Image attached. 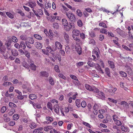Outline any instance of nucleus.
<instances>
[{
  "label": "nucleus",
  "mask_w": 133,
  "mask_h": 133,
  "mask_svg": "<svg viewBox=\"0 0 133 133\" xmlns=\"http://www.w3.org/2000/svg\"><path fill=\"white\" fill-rule=\"evenodd\" d=\"M66 15L69 20L71 22H74L76 20L75 15L72 13L66 12Z\"/></svg>",
  "instance_id": "f257e3e1"
},
{
  "label": "nucleus",
  "mask_w": 133,
  "mask_h": 133,
  "mask_svg": "<svg viewBox=\"0 0 133 133\" xmlns=\"http://www.w3.org/2000/svg\"><path fill=\"white\" fill-rule=\"evenodd\" d=\"M64 28L65 30L66 31H69L72 28H74L75 26L74 24L71 23H69V24H68L67 25L64 26Z\"/></svg>",
  "instance_id": "f03ea898"
},
{
  "label": "nucleus",
  "mask_w": 133,
  "mask_h": 133,
  "mask_svg": "<svg viewBox=\"0 0 133 133\" xmlns=\"http://www.w3.org/2000/svg\"><path fill=\"white\" fill-rule=\"evenodd\" d=\"M55 48H53L54 50H56L57 49H62V48L63 45L59 42L58 41L56 42L55 43Z\"/></svg>",
  "instance_id": "7ed1b4c3"
},
{
  "label": "nucleus",
  "mask_w": 133,
  "mask_h": 133,
  "mask_svg": "<svg viewBox=\"0 0 133 133\" xmlns=\"http://www.w3.org/2000/svg\"><path fill=\"white\" fill-rule=\"evenodd\" d=\"M36 5V3L34 1H30L28 3L26 4V5H27L33 9L35 8Z\"/></svg>",
  "instance_id": "20e7f679"
},
{
  "label": "nucleus",
  "mask_w": 133,
  "mask_h": 133,
  "mask_svg": "<svg viewBox=\"0 0 133 133\" xmlns=\"http://www.w3.org/2000/svg\"><path fill=\"white\" fill-rule=\"evenodd\" d=\"M72 47L75 48V49L76 51L77 52L79 55H80L81 54L82 50L80 46L78 45L75 46V45H72Z\"/></svg>",
  "instance_id": "39448f33"
},
{
  "label": "nucleus",
  "mask_w": 133,
  "mask_h": 133,
  "mask_svg": "<svg viewBox=\"0 0 133 133\" xmlns=\"http://www.w3.org/2000/svg\"><path fill=\"white\" fill-rule=\"evenodd\" d=\"M64 38L66 40V43L68 44L69 41V37L68 34L65 32L63 34Z\"/></svg>",
  "instance_id": "423d86ee"
},
{
  "label": "nucleus",
  "mask_w": 133,
  "mask_h": 133,
  "mask_svg": "<svg viewBox=\"0 0 133 133\" xmlns=\"http://www.w3.org/2000/svg\"><path fill=\"white\" fill-rule=\"evenodd\" d=\"M120 104L121 105H123V107L125 108H128L129 107L128 103L124 101L121 102Z\"/></svg>",
  "instance_id": "0eeeda50"
},
{
  "label": "nucleus",
  "mask_w": 133,
  "mask_h": 133,
  "mask_svg": "<svg viewBox=\"0 0 133 133\" xmlns=\"http://www.w3.org/2000/svg\"><path fill=\"white\" fill-rule=\"evenodd\" d=\"M54 109L55 111L58 114L59 111V107L58 104L55 105L54 107Z\"/></svg>",
  "instance_id": "6e6552de"
},
{
  "label": "nucleus",
  "mask_w": 133,
  "mask_h": 133,
  "mask_svg": "<svg viewBox=\"0 0 133 133\" xmlns=\"http://www.w3.org/2000/svg\"><path fill=\"white\" fill-rule=\"evenodd\" d=\"M121 129L122 131L125 132H129V128L123 125H122L121 126Z\"/></svg>",
  "instance_id": "1a4fd4ad"
},
{
  "label": "nucleus",
  "mask_w": 133,
  "mask_h": 133,
  "mask_svg": "<svg viewBox=\"0 0 133 133\" xmlns=\"http://www.w3.org/2000/svg\"><path fill=\"white\" fill-rule=\"evenodd\" d=\"M72 35L76 36H78L80 34L79 31L77 29L74 30L72 32Z\"/></svg>",
  "instance_id": "9d476101"
},
{
  "label": "nucleus",
  "mask_w": 133,
  "mask_h": 133,
  "mask_svg": "<svg viewBox=\"0 0 133 133\" xmlns=\"http://www.w3.org/2000/svg\"><path fill=\"white\" fill-rule=\"evenodd\" d=\"M32 105L35 109L37 108L39 109H41L42 108V107H41V105L39 104H35L34 102L32 103Z\"/></svg>",
  "instance_id": "9b49d317"
},
{
  "label": "nucleus",
  "mask_w": 133,
  "mask_h": 133,
  "mask_svg": "<svg viewBox=\"0 0 133 133\" xmlns=\"http://www.w3.org/2000/svg\"><path fill=\"white\" fill-rule=\"evenodd\" d=\"M40 75L41 76L48 77L49 76V74L46 71H42L40 72Z\"/></svg>",
  "instance_id": "f8f14e48"
},
{
  "label": "nucleus",
  "mask_w": 133,
  "mask_h": 133,
  "mask_svg": "<svg viewBox=\"0 0 133 133\" xmlns=\"http://www.w3.org/2000/svg\"><path fill=\"white\" fill-rule=\"evenodd\" d=\"M29 66L30 68L32 70L34 71L36 70L37 66L34 63H31L30 65Z\"/></svg>",
  "instance_id": "ddd939ff"
},
{
  "label": "nucleus",
  "mask_w": 133,
  "mask_h": 133,
  "mask_svg": "<svg viewBox=\"0 0 133 133\" xmlns=\"http://www.w3.org/2000/svg\"><path fill=\"white\" fill-rule=\"evenodd\" d=\"M35 45L36 48L40 49L42 47L41 43L39 42H36L35 43Z\"/></svg>",
  "instance_id": "4468645a"
},
{
  "label": "nucleus",
  "mask_w": 133,
  "mask_h": 133,
  "mask_svg": "<svg viewBox=\"0 0 133 133\" xmlns=\"http://www.w3.org/2000/svg\"><path fill=\"white\" fill-rule=\"evenodd\" d=\"M70 48L69 46V45H66L65 49V51L66 53L67 54H69L70 53Z\"/></svg>",
  "instance_id": "2eb2a0df"
},
{
  "label": "nucleus",
  "mask_w": 133,
  "mask_h": 133,
  "mask_svg": "<svg viewBox=\"0 0 133 133\" xmlns=\"http://www.w3.org/2000/svg\"><path fill=\"white\" fill-rule=\"evenodd\" d=\"M98 95L101 99H104L105 98L104 94L102 92L99 91Z\"/></svg>",
  "instance_id": "dca6fc26"
},
{
  "label": "nucleus",
  "mask_w": 133,
  "mask_h": 133,
  "mask_svg": "<svg viewBox=\"0 0 133 133\" xmlns=\"http://www.w3.org/2000/svg\"><path fill=\"white\" fill-rule=\"evenodd\" d=\"M108 63L111 68L112 69H114L115 68V65L114 63L111 61H108Z\"/></svg>",
  "instance_id": "f3484780"
},
{
  "label": "nucleus",
  "mask_w": 133,
  "mask_h": 133,
  "mask_svg": "<svg viewBox=\"0 0 133 133\" xmlns=\"http://www.w3.org/2000/svg\"><path fill=\"white\" fill-rule=\"evenodd\" d=\"M49 81L50 84L52 85H54L55 83L54 80L52 77H49Z\"/></svg>",
  "instance_id": "a211bd4d"
},
{
  "label": "nucleus",
  "mask_w": 133,
  "mask_h": 133,
  "mask_svg": "<svg viewBox=\"0 0 133 133\" xmlns=\"http://www.w3.org/2000/svg\"><path fill=\"white\" fill-rule=\"evenodd\" d=\"M11 52L12 54L14 56H16L18 55V52L15 49L11 50Z\"/></svg>",
  "instance_id": "6ab92c4d"
},
{
  "label": "nucleus",
  "mask_w": 133,
  "mask_h": 133,
  "mask_svg": "<svg viewBox=\"0 0 133 133\" xmlns=\"http://www.w3.org/2000/svg\"><path fill=\"white\" fill-rule=\"evenodd\" d=\"M111 89H110L109 90V92L111 94V95H113L115 94V92L117 90V89L116 88H111Z\"/></svg>",
  "instance_id": "aec40b11"
},
{
  "label": "nucleus",
  "mask_w": 133,
  "mask_h": 133,
  "mask_svg": "<svg viewBox=\"0 0 133 133\" xmlns=\"http://www.w3.org/2000/svg\"><path fill=\"white\" fill-rule=\"evenodd\" d=\"M46 49L48 52H50L51 54H52V52L54 50V49L53 50L50 46L46 47Z\"/></svg>",
  "instance_id": "412c9836"
},
{
  "label": "nucleus",
  "mask_w": 133,
  "mask_h": 133,
  "mask_svg": "<svg viewBox=\"0 0 133 133\" xmlns=\"http://www.w3.org/2000/svg\"><path fill=\"white\" fill-rule=\"evenodd\" d=\"M62 22L63 25L64 26L68 24L67 21L65 18L63 19L62 20Z\"/></svg>",
  "instance_id": "4be33fe9"
},
{
  "label": "nucleus",
  "mask_w": 133,
  "mask_h": 133,
  "mask_svg": "<svg viewBox=\"0 0 133 133\" xmlns=\"http://www.w3.org/2000/svg\"><path fill=\"white\" fill-rule=\"evenodd\" d=\"M85 87L87 90L90 91H92V90H93V88L89 85L87 84H85Z\"/></svg>",
  "instance_id": "5701e85b"
},
{
  "label": "nucleus",
  "mask_w": 133,
  "mask_h": 133,
  "mask_svg": "<svg viewBox=\"0 0 133 133\" xmlns=\"http://www.w3.org/2000/svg\"><path fill=\"white\" fill-rule=\"evenodd\" d=\"M20 45L24 50H25L26 48V46L24 42L22 41L21 42Z\"/></svg>",
  "instance_id": "b1692460"
},
{
  "label": "nucleus",
  "mask_w": 133,
  "mask_h": 133,
  "mask_svg": "<svg viewBox=\"0 0 133 133\" xmlns=\"http://www.w3.org/2000/svg\"><path fill=\"white\" fill-rule=\"evenodd\" d=\"M51 16L52 18V19H53L54 21H55V19L59 21L60 20V17L59 16H54L53 15H52Z\"/></svg>",
  "instance_id": "393cba45"
},
{
  "label": "nucleus",
  "mask_w": 133,
  "mask_h": 133,
  "mask_svg": "<svg viewBox=\"0 0 133 133\" xmlns=\"http://www.w3.org/2000/svg\"><path fill=\"white\" fill-rule=\"evenodd\" d=\"M30 127L31 129H34L36 127L35 123L34 122H31L30 125Z\"/></svg>",
  "instance_id": "a878e982"
},
{
  "label": "nucleus",
  "mask_w": 133,
  "mask_h": 133,
  "mask_svg": "<svg viewBox=\"0 0 133 133\" xmlns=\"http://www.w3.org/2000/svg\"><path fill=\"white\" fill-rule=\"evenodd\" d=\"M76 14L79 17H81L82 15V12L79 9H77L76 11Z\"/></svg>",
  "instance_id": "bb28decb"
},
{
  "label": "nucleus",
  "mask_w": 133,
  "mask_h": 133,
  "mask_svg": "<svg viewBox=\"0 0 133 133\" xmlns=\"http://www.w3.org/2000/svg\"><path fill=\"white\" fill-rule=\"evenodd\" d=\"M87 63L89 66L91 67H93L95 65V64L91 61H88Z\"/></svg>",
  "instance_id": "cd10ccee"
},
{
  "label": "nucleus",
  "mask_w": 133,
  "mask_h": 133,
  "mask_svg": "<svg viewBox=\"0 0 133 133\" xmlns=\"http://www.w3.org/2000/svg\"><path fill=\"white\" fill-rule=\"evenodd\" d=\"M28 38L25 35H22L20 36V38L22 40H27Z\"/></svg>",
  "instance_id": "c85d7f7f"
},
{
  "label": "nucleus",
  "mask_w": 133,
  "mask_h": 133,
  "mask_svg": "<svg viewBox=\"0 0 133 133\" xmlns=\"http://www.w3.org/2000/svg\"><path fill=\"white\" fill-rule=\"evenodd\" d=\"M27 41L29 43L31 44H33L34 42V39L32 38H29V37L28 38Z\"/></svg>",
  "instance_id": "c756f323"
},
{
  "label": "nucleus",
  "mask_w": 133,
  "mask_h": 133,
  "mask_svg": "<svg viewBox=\"0 0 133 133\" xmlns=\"http://www.w3.org/2000/svg\"><path fill=\"white\" fill-rule=\"evenodd\" d=\"M29 97L31 99L33 100L36 99L37 97L35 94H30V95Z\"/></svg>",
  "instance_id": "7c9ffc66"
},
{
  "label": "nucleus",
  "mask_w": 133,
  "mask_h": 133,
  "mask_svg": "<svg viewBox=\"0 0 133 133\" xmlns=\"http://www.w3.org/2000/svg\"><path fill=\"white\" fill-rule=\"evenodd\" d=\"M52 127L51 126H48L44 128V130L45 131H47L52 129Z\"/></svg>",
  "instance_id": "2f4dec72"
},
{
  "label": "nucleus",
  "mask_w": 133,
  "mask_h": 133,
  "mask_svg": "<svg viewBox=\"0 0 133 133\" xmlns=\"http://www.w3.org/2000/svg\"><path fill=\"white\" fill-rule=\"evenodd\" d=\"M47 105L48 108L50 109L51 110H52V107L51 103L50 102H48Z\"/></svg>",
  "instance_id": "473e14b6"
},
{
  "label": "nucleus",
  "mask_w": 133,
  "mask_h": 133,
  "mask_svg": "<svg viewBox=\"0 0 133 133\" xmlns=\"http://www.w3.org/2000/svg\"><path fill=\"white\" fill-rule=\"evenodd\" d=\"M105 71L108 76H110V71L108 68H106L105 69Z\"/></svg>",
  "instance_id": "72a5a7b5"
},
{
  "label": "nucleus",
  "mask_w": 133,
  "mask_h": 133,
  "mask_svg": "<svg viewBox=\"0 0 133 133\" xmlns=\"http://www.w3.org/2000/svg\"><path fill=\"white\" fill-rule=\"evenodd\" d=\"M6 14L8 17L11 18H13L14 17V15L9 12H6Z\"/></svg>",
  "instance_id": "f704fd0d"
},
{
  "label": "nucleus",
  "mask_w": 133,
  "mask_h": 133,
  "mask_svg": "<svg viewBox=\"0 0 133 133\" xmlns=\"http://www.w3.org/2000/svg\"><path fill=\"white\" fill-rule=\"evenodd\" d=\"M107 29L104 28H102L100 30V32L101 33L107 34Z\"/></svg>",
  "instance_id": "c9c22d12"
},
{
  "label": "nucleus",
  "mask_w": 133,
  "mask_h": 133,
  "mask_svg": "<svg viewBox=\"0 0 133 133\" xmlns=\"http://www.w3.org/2000/svg\"><path fill=\"white\" fill-rule=\"evenodd\" d=\"M118 116L117 114H114L112 116V119L115 121L118 119Z\"/></svg>",
  "instance_id": "e433bc0d"
},
{
  "label": "nucleus",
  "mask_w": 133,
  "mask_h": 133,
  "mask_svg": "<svg viewBox=\"0 0 133 133\" xmlns=\"http://www.w3.org/2000/svg\"><path fill=\"white\" fill-rule=\"evenodd\" d=\"M19 118V115L17 114H15L13 116V119L15 120H17Z\"/></svg>",
  "instance_id": "4c0bfd02"
},
{
  "label": "nucleus",
  "mask_w": 133,
  "mask_h": 133,
  "mask_svg": "<svg viewBox=\"0 0 133 133\" xmlns=\"http://www.w3.org/2000/svg\"><path fill=\"white\" fill-rule=\"evenodd\" d=\"M53 27L56 29H58L59 28V25L58 23H54L53 24Z\"/></svg>",
  "instance_id": "58836bf2"
},
{
  "label": "nucleus",
  "mask_w": 133,
  "mask_h": 133,
  "mask_svg": "<svg viewBox=\"0 0 133 133\" xmlns=\"http://www.w3.org/2000/svg\"><path fill=\"white\" fill-rule=\"evenodd\" d=\"M77 24L79 27H82L83 26V23L81 20L80 19L78 20L77 22Z\"/></svg>",
  "instance_id": "ea45409f"
},
{
  "label": "nucleus",
  "mask_w": 133,
  "mask_h": 133,
  "mask_svg": "<svg viewBox=\"0 0 133 133\" xmlns=\"http://www.w3.org/2000/svg\"><path fill=\"white\" fill-rule=\"evenodd\" d=\"M114 122H115L116 125L118 126H120L122 125L121 122L119 120H117L114 121Z\"/></svg>",
  "instance_id": "a19ab883"
},
{
  "label": "nucleus",
  "mask_w": 133,
  "mask_h": 133,
  "mask_svg": "<svg viewBox=\"0 0 133 133\" xmlns=\"http://www.w3.org/2000/svg\"><path fill=\"white\" fill-rule=\"evenodd\" d=\"M14 95L12 94H9L8 91H7L5 94V96L6 97H10L11 98H12Z\"/></svg>",
  "instance_id": "79ce46f5"
},
{
  "label": "nucleus",
  "mask_w": 133,
  "mask_h": 133,
  "mask_svg": "<svg viewBox=\"0 0 133 133\" xmlns=\"http://www.w3.org/2000/svg\"><path fill=\"white\" fill-rule=\"evenodd\" d=\"M53 56L54 59H56L59 56V54L57 53H55V54H53L52 53V54H51Z\"/></svg>",
  "instance_id": "37998d69"
},
{
  "label": "nucleus",
  "mask_w": 133,
  "mask_h": 133,
  "mask_svg": "<svg viewBox=\"0 0 133 133\" xmlns=\"http://www.w3.org/2000/svg\"><path fill=\"white\" fill-rule=\"evenodd\" d=\"M117 32L120 35L122 36L123 34V31L121 30L119 28H117L116 30Z\"/></svg>",
  "instance_id": "c03bdc74"
},
{
  "label": "nucleus",
  "mask_w": 133,
  "mask_h": 133,
  "mask_svg": "<svg viewBox=\"0 0 133 133\" xmlns=\"http://www.w3.org/2000/svg\"><path fill=\"white\" fill-rule=\"evenodd\" d=\"M79 34L80 37L83 39H84L86 38V36L84 33H80Z\"/></svg>",
  "instance_id": "a18cd8bd"
},
{
  "label": "nucleus",
  "mask_w": 133,
  "mask_h": 133,
  "mask_svg": "<svg viewBox=\"0 0 133 133\" xmlns=\"http://www.w3.org/2000/svg\"><path fill=\"white\" fill-rule=\"evenodd\" d=\"M92 55H95L97 58L99 57V56L97 52L95 50H93L92 52Z\"/></svg>",
  "instance_id": "49530a36"
},
{
  "label": "nucleus",
  "mask_w": 133,
  "mask_h": 133,
  "mask_svg": "<svg viewBox=\"0 0 133 133\" xmlns=\"http://www.w3.org/2000/svg\"><path fill=\"white\" fill-rule=\"evenodd\" d=\"M99 26L103 27L104 28H107V26L103 22H101L99 23Z\"/></svg>",
  "instance_id": "de8ad7c7"
},
{
  "label": "nucleus",
  "mask_w": 133,
  "mask_h": 133,
  "mask_svg": "<svg viewBox=\"0 0 133 133\" xmlns=\"http://www.w3.org/2000/svg\"><path fill=\"white\" fill-rule=\"evenodd\" d=\"M12 42L14 43H17L18 41L17 39L14 36L12 37Z\"/></svg>",
  "instance_id": "09e8293b"
},
{
  "label": "nucleus",
  "mask_w": 133,
  "mask_h": 133,
  "mask_svg": "<svg viewBox=\"0 0 133 133\" xmlns=\"http://www.w3.org/2000/svg\"><path fill=\"white\" fill-rule=\"evenodd\" d=\"M92 89L93 90H92V91H93L94 92L97 94L99 93V90L97 88L95 87H93L92 88Z\"/></svg>",
  "instance_id": "8fccbe9b"
},
{
  "label": "nucleus",
  "mask_w": 133,
  "mask_h": 133,
  "mask_svg": "<svg viewBox=\"0 0 133 133\" xmlns=\"http://www.w3.org/2000/svg\"><path fill=\"white\" fill-rule=\"evenodd\" d=\"M54 69L57 72H60L59 66L57 65H55Z\"/></svg>",
  "instance_id": "3c124183"
},
{
  "label": "nucleus",
  "mask_w": 133,
  "mask_h": 133,
  "mask_svg": "<svg viewBox=\"0 0 133 133\" xmlns=\"http://www.w3.org/2000/svg\"><path fill=\"white\" fill-rule=\"evenodd\" d=\"M76 36L72 35V37L73 39L77 41V42L79 43H81V41L77 37L75 36Z\"/></svg>",
  "instance_id": "603ef678"
},
{
  "label": "nucleus",
  "mask_w": 133,
  "mask_h": 133,
  "mask_svg": "<svg viewBox=\"0 0 133 133\" xmlns=\"http://www.w3.org/2000/svg\"><path fill=\"white\" fill-rule=\"evenodd\" d=\"M15 109H13L11 110L8 113V114L10 116L12 115L15 112Z\"/></svg>",
  "instance_id": "864d4df0"
},
{
  "label": "nucleus",
  "mask_w": 133,
  "mask_h": 133,
  "mask_svg": "<svg viewBox=\"0 0 133 133\" xmlns=\"http://www.w3.org/2000/svg\"><path fill=\"white\" fill-rule=\"evenodd\" d=\"M34 36L35 38L38 39L42 40V39L41 37L39 35L36 34L34 35Z\"/></svg>",
  "instance_id": "5fc2aeb1"
},
{
  "label": "nucleus",
  "mask_w": 133,
  "mask_h": 133,
  "mask_svg": "<svg viewBox=\"0 0 133 133\" xmlns=\"http://www.w3.org/2000/svg\"><path fill=\"white\" fill-rule=\"evenodd\" d=\"M83 124L86 126L87 127H89V128H91V126L88 123H87L86 122L83 121L82 123Z\"/></svg>",
  "instance_id": "6e6d98bb"
},
{
  "label": "nucleus",
  "mask_w": 133,
  "mask_h": 133,
  "mask_svg": "<svg viewBox=\"0 0 133 133\" xmlns=\"http://www.w3.org/2000/svg\"><path fill=\"white\" fill-rule=\"evenodd\" d=\"M81 107L83 108H85L87 105V103L85 101H83L81 103Z\"/></svg>",
  "instance_id": "4d7b16f0"
},
{
  "label": "nucleus",
  "mask_w": 133,
  "mask_h": 133,
  "mask_svg": "<svg viewBox=\"0 0 133 133\" xmlns=\"http://www.w3.org/2000/svg\"><path fill=\"white\" fill-rule=\"evenodd\" d=\"M25 55L28 58H30V54L29 53L28 51L25 50L24 52Z\"/></svg>",
  "instance_id": "13d9d810"
},
{
  "label": "nucleus",
  "mask_w": 133,
  "mask_h": 133,
  "mask_svg": "<svg viewBox=\"0 0 133 133\" xmlns=\"http://www.w3.org/2000/svg\"><path fill=\"white\" fill-rule=\"evenodd\" d=\"M100 105L98 104L95 103L93 106V109H98V108L99 107Z\"/></svg>",
  "instance_id": "bf43d9fd"
},
{
  "label": "nucleus",
  "mask_w": 133,
  "mask_h": 133,
  "mask_svg": "<svg viewBox=\"0 0 133 133\" xmlns=\"http://www.w3.org/2000/svg\"><path fill=\"white\" fill-rule=\"evenodd\" d=\"M58 76L59 77L62 78L64 80H66V79L65 77L62 74H58Z\"/></svg>",
  "instance_id": "052dcab7"
},
{
  "label": "nucleus",
  "mask_w": 133,
  "mask_h": 133,
  "mask_svg": "<svg viewBox=\"0 0 133 133\" xmlns=\"http://www.w3.org/2000/svg\"><path fill=\"white\" fill-rule=\"evenodd\" d=\"M66 6L69 8L71 10H75V9L74 8H72V6L68 4V3H66L65 4Z\"/></svg>",
  "instance_id": "680f3d73"
},
{
  "label": "nucleus",
  "mask_w": 133,
  "mask_h": 133,
  "mask_svg": "<svg viewBox=\"0 0 133 133\" xmlns=\"http://www.w3.org/2000/svg\"><path fill=\"white\" fill-rule=\"evenodd\" d=\"M95 66L96 69L99 71L101 69V66L98 64H96Z\"/></svg>",
  "instance_id": "e2e57ef3"
},
{
  "label": "nucleus",
  "mask_w": 133,
  "mask_h": 133,
  "mask_svg": "<svg viewBox=\"0 0 133 133\" xmlns=\"http://www.w3.org/2000/svg\"><path fill=\"white\" fill-rule=\"evenodd\" d=\"M119 73L122 77H126L127 76V74L123 71L119 72Z\"/></svg>",
  "instance_id": "0e129e2a"
},
{
  "label": "nucleus",
  "mask_w": 133,
  "mask_h": 133,
  "mask_svg": "<svg viewBox=\"0 0 133 133\" xmlns=\"http://www.w3.org/2000/svg\"><path fill=\"white\" fill-rule=\"evenodd\" d=\"M122 47H123V48L127 50L130 51H131V49L129 48L127 46L124 45H122Z\"/></svg>",
  "instance_id": "69168bd1"
},
{
  "label": "nucleus",
  "mask_w": 133,
  "mask_h": 133,
  "mask_svg": "<svg viewBox=\"0 0 133 133\" xmlns=\"http://www.w3.org/2000/svg\"><path fill=\"white\" fill-rule=\"evenodd\" d=\"M51 6V4L50 3H48L47 4H45V6L46 8L48 9L49 8H50Z\"/></svg>",
  "instance_id": "338daca9"
},
{
  "label": "nucleus",
  "mask_w": 133,
  "mask_h": 133,
  "mask_svg": "<svg viewBox=\"0 0 133 133\" xmlns=\"http://www.w3.org/2000/svg\"><path fill=\"white\" fill-rule=\"evenodd\" d=\"M104 38V36L103 35L101 34L99 37V40L100 41H102Z\"/></svg>",
  "instance_id": "774afa93"
}]
</instances>
